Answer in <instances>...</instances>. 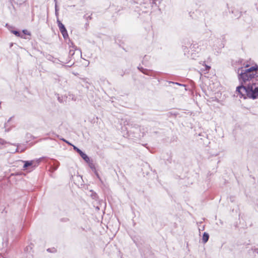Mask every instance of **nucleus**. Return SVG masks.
<instances>
[{
  "label": "nucleus",
  "instance_id": "nucleus-18",
  "mask_svg": "<svg viewBox=\"0 0 258 258\" xmlns=\"http://www.w3.org/2000/svg\"><path fill=\"white\" fill-rule=\"evenodd\" d=\"M9 1H10V2L11 3H12L13 0H9Z\"/></svg>",
  "mask_w": 258,
  "mask_h": 258
},
{
  "label": "nucleus",
  "instance_id": "nucleus-8",
  "mask_svg": "<svg viewBox=\"0 0 258 258\" xmlns=\"http://www.w3.org/2000/svg\"><path fill=\"white\" fill-rule=\"evenodd\" d=\"M11 118H10L8 120V122L6 123L5 124V127L6 128L5 131H6V132H8L9 131V128L7 129V127L8 126L7 123L11 120Z\"/></svg>",
  "mask_w": 258,
  "mask_h": 258
},
{
  "label": "nucleus",
  "instance_id": "nucleus-3",
  "mask_svg": "<svg viewBox=\"0 0 258 258\" xmlns=\"http://www.w3.org/2000/svg\"><path fill=\"white\" fill-rule=\"evenodd\" d=\"M57 23L59 29L64 39H67L69 37V35L64 25L58 19L57 20Z\"/></svg>",
  "mask_w": 258,
  "mask_h": 258
},
{
  "label": "nucleus",
  "instance_id": "nucleus-16",
  "mask_svg": "<svg viewBox=\"0 0 258 258\" xmlns=\"http://www.w3.org/2000/svg\"><path fill=\"white\" fill-rule=\"evenodd\" d=\"M55 13H56V15H57V9H56V7H55Z\"/></svg>",
  "mask_w": 258,
  "mask_h": 258
},
{
  "label": "nucleus",
  "instance_id": "nucleus-4",
  "mask_svg": "<svg viewBox=\"0 0 258 258\" xmlns=\"http://www.w3.org/2000/svg\"><path fill=\"white\" fill-rule=\"evenodd\" d=\"M209 238V235L207 232H204L202 237V241L204 243H206Z\"/></svg>",
  "mask_w": 258,
  "mask_h": 258
},
{
  "label": "nucleus",
  "instance_id": "nucleus-2",
  "mask_svg": "<svg viewBox=\"0 0 258 258\" xmlns=\"http://www.w3.org/2000/svg\"><path fill=\"white\" fill-rule=\"evenodd\" d=\"M63 141L65 142L66 143H68V144L72 146L73 147V149L78 153L79 154V155L81 156V157L87 162H88L90 161V159L89 157L84 152H83L80 149H79L78 148H77L76 146L72 145L71 143H70L69 142L67 141L64 139H63Z\"/></svg>",
  "mask_w": 258,
  "mask_h": 258
},
{
  "label": "nucleus",
  "instance_id": "nucleus-17",
  "mask_svg": "<svg viewBox=\"0 0 258 258\" xmlns=\"http://www.w3.org/2000/svg\"><path fill=\"white\" fill-rule=\"evenodd\" d=\"M17 151H18V148H17V149H16V150L15 151V152H17Z\"/></svg>",
  "mask_w": 258,
  "mask_h": 258
},
{
  "label": "nucleus",
  "instance_id": "nucleus-14",
  "mask_svg": "<svg viewBox=\"0 0 258 258\" xmlns=\"http://www.w3.org/2000/svg\"><path fill=\"white\" fill-rule=\"evenodd\" d=\"M171 83H172V84H175V83H174V82H171ZM175 84H176L177 85H179V86H183V85H181V84H180L179 83H175Z\"/></svg>",
  "mask_w": 258,
  "mask_h": 258
},
{
  "label": "nucleus",
  "instance_id": "nucleus-7",
  "mask_svg": "<svg viewBox=\"0 0 258 258\" xmlns=\"http://www.w3.org/2000/svg\"><path fill=\"white\" fill-rule=\"evenodd\" d=\"M12 32L17 36H20V33L18 31H12Z\"/></svg>",
  "mask_w": 258,
  "mask_h": 258
},
{
  "label": "nucleus",
  "instance_id": "nucleus-6",
  "mask_svg": "<svg viewBox=\"0 0 258 258\" xmlns=\"http://www.w3.org/2000/svg\"><path fill=\"white\" fill-rule=\"evenodd\" d=\"M33 161H27L25 162V164L23 166L24 168H26L28 166H30L32 165Z\"/></svg>",
  "mask_w": 258,
  "mask_h": 258
},
{
  "label": "nucleus",
  "instance_id": "nucleus-11",
  "mask_svg": "<svg viewBox=\"0 0 258 258\" xmlns=\"http://www.w3.org/2000/svg\"><path fill=\"white\" fill-rule=\"evenodd\" d=\"M74 49H70V51H69V54L70 55H73L74 54Z\"/></svg>",
  "mask_w": 258,
  "mask_h": 258
},
{
  "label": "nucleus",
  "instance_id": "nucleus-20",
  "mask_svg": "<svg viewBox=\"0 0 258 258\" xmlns=\"http://www.w3.org/2000/svg\"><path fill=\"white\" fill-rule=\"evenodd\" d=\"M192 59H194V58H195L194 56H192Z\"/></svg>",
  "mask_w": 258,
  "mask_h": 258
},
{
  "label": "nucleus",
  "instance_id": "nucleus-13",
  "mask_svg": "<svg viewBox=\"0 0 258 258\" xmlns=\"http://www.w3.org/2000/svg\"><path fill=\"white\" fill-rule=\"evenodd\" d=\"M205 70L206 71H209V69H210V67H209V66H208L207 65H205Z\"/></svg>",
  "mask_w": 258,
  "mask_h": 258
},
{
  "label": "nucleus",
  "instance_id": "nucleus-10",
  "mask_svg": "<svg viewBox=\"0 0 258 258\" xmlns=\"http://www.w3.org/2000/svg\"><path fill=\"white\" fill-rule=\"evenodd\" d=\"M6 143H7L4 140L0 139V145H3Z\"/></svg>",
  "mask_w": 258,
  "mask_h": 258
},
{
  "label": "nucleus",
  "instance_id": "nucleus-9",
  "mask_svg": "<svg viewBox=\"0 0 258 258\" xmlns=\"http://www.w3.org/2000/svg\"><path fill=\"white\" fill-rule=\"evenodd\" d=\"M196 48H198V46L197 44H194L191 46V49H192V50H193L194 49H196Z\"/></svg>",
  "mask_w": 258,
  "mask_h": 258
},
{
  "label": "nucleus",
  "instance_id": "nucleus-19",
  "mask_svg": "<svg viewBox=\"0 0 258 258\" xmlns=\"http://www.w3.org/2000/svg\"><path fill=\"white\" fill-rule=\"evenodd\" d=\"M142 71V72H143L144 74H146V73H145V72H143V71Z\"/></svg>",
  "mask_w": 258,
  "mask_h": 258
},
{
  "label": "nucleus",
  "instance_id": "nucleus-5",
  "mask_svg": "<svg viewBox=\"0 0 258 258\" xmlns=\"http://www.w3.org/2000/svg\"><path fill=\"white\" fill-rule=\"evenodd\" d=\"M58 166H59L58 162L56 160H54L53 164V166L51 167L52 172H53L55 170H56L57 169Z\"/></svg>",
  "mask_w": 258,
  "mask_h": 258
},
{
  "label": "nucleus",
  "instance_id": "nucleus-12",
  "mask_svg": "<svg viewBox=\"0 0 258 258\" xmlns=\"http://www.w3.org/2000/svg\"><path fill=\"white\" fill-rule=\"evenodd\" d=\"M23 32L25 34L30 35V33L26 30H23Z\"/></svg>",
  "mask_w": 258,
  "mask_h": 258
},
{
  "label": "nucleus",
  "instance_id": "nucleus-1",
  "mask_svg": "<svg viewBox=\"0 0 258 258\" xmlns=\"http://www.w3.org/2000/svg\"><path fill=\"white\" fill-rule=\"evenodd\" d=\"M258 66L255 65L249 67L246 64L244 67L237 70L238 79L241 86L236 88V93L240 97H246L253 99L258 98V80L256 79Z\"/></svg>",
  "mask_w": 258,
  "mask_h": 258
},
{
  "label": "nucleus",
  "instance_id": "nucleus-15",
  "mask_svg": "<svg viewBox=\"0 0 258 258\" xmlns=\"http://www.w3.org/2000/svg\"><path fill=\"white\" fill-rule=\"evenodd\" d=\"M76 50L78 51L79 53H81V51L80 49H76Z\"/></svg>",
  "mask_w": 258,
  "mask_h": 258
}]
</instances>
